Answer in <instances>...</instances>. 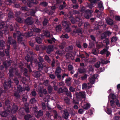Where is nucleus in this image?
I'll return each instance as SVG.
<instances>
[{
    "mask_svg": "<svg viewBox=\"0 0 120 120\" xmlns=\"http://www.w3.org/2000/svg\"><path fill=\"white\" fill-rule=\"evenodd\" d=\"M85 8L82 7L81 10V11L82 12V15H84V16L87 19L89 18L90 17L92 16L91 14L93 12V11H91L87 10L85 11Z\"/></svg>",
    "mask_w": 120,
    "mask_h": 120,
    "instance_id": "f257e3e1",
    "label": "nucleus"
},
{
    "mask_svg": "<svg viewBox=\"0 0 120 120\" xmlns=\"http://www.w3.org/2000/svg\"><path fill=\"white\" fill-rule=\"evenodd\" d=\"M3 33L1 32H0V38L2 37V36ZM4 42L3 41L0 40V47H2L0 48V55L2 56H4V52H3V50L2 49H3V47L4 46Z\"/></svg>",
    "mask_w": 120,
    "mask_h": 120,
    "instance_id": "f03ea898",
    "label": "nucleus"
},
{
    "mask_svg": "<svg viewBox=\"0 0 120 120\" xmlns=\"http://www.w3.org/2000/svg\"><path fill=\"white\" fill-rule=\"evenodd\" d=\"M4 22H2L0 23V29H1L3 28H6V29L5 30H4V33H5V31H7L8 30V29H7L8 28V27H4ZM7 26L8 27H9L11 31H12L13 30V27L10 24L8 25H7Z\"/></svg>",
    "mask_w": 120,
    "mask_h": 120,
    "instance_id": "7ed1b4c3",
    "label": "nucleus"
},
{
    "mask_svg": "<svg viewBox=\"0 0 120 120\" xmlns=\"http://www.w3.org/2000/svg\"><path fill=\"white\" fill-rule=\"evenodd\" d=\"M76 94L78 99L82 100V98H84L85 97V92H80L79 93H77Z\"/></svg>",
    "mask_w": 120,
    "mask_h": 120,
    "instance_id": "20e7f679",
    "label": "nucleus"
},
{
    "mask_svg": "<svg viewBox=\"0 0 120 120\" xmlns=\"http://www.w3.org/2000/svg\"><path fill=\"white\" fill-rule=\"evenodd\" d=\"M70 24L69 22L66 21H63L62 22V25L63 26L66 27L65 30L67 32H69L71 31V29L68 26Z\"/></svg>",
    "mask_w": 120,
    "mask_h": 120,
    "instance_id": "39448f33",
    "label": "nucleus"
},
{
    "mask_svg": "<svg viewBox=\"0 0 120 120\" xmlns=\"http://www.w3.org/2000/svg\"><path fill=\"white\" fill-rule=\"evenodd\" d=\"M98 76V75L97 74L94 75L93 78L90 79V83L92 84H94L95 82V79Z\"/></svg>",
    "mask_w": 120,
    "mask_h": 120,
    "instance_id": "423d86ee",
    "label": "nucleus"
},
{
    "mask_svg": "<svg viewBox=\"0 0 120 120\" xmlns=\"http://www.w3.org/2000/svg\"><path fill=\"white\" fill-rule=\"evenodd\" d=\"M38 3V2L36 0H30L29 1V3H27V5L29 7H31L32 6L33 3L36 4Z\"/></svg>",
    "mask_w": 120,
    "mask_h": 120,
    "instance_id": "0eeeda50",
    "label": "nucleus"
},
{
    "mask_svg": "<svg viewBox=\"0 0 120 120\" xmlns=\"http://www.w3.org/2000/svg\"><path fill=\"white\" fill-rule=\"evenodd\" d=\"M44 35L47 37H49L51 36V35L50 34L49 32L48 31H45L44 32L42 35L41 36L42 38H45V36H44Z\"/></svg>",
    "mask_w": 120,
    "mask_h": 120,
    "instance_id": "6e6552de",
    "label": "nucleus"
},
{
    "mask_svg": "<svg viewBox=\"0 0 120 120\" xmlns=\"http://www.w3.org/2000/svg\"><path fill=\"white\" fill-rule=\"evenodd\" d=\"M11 81H8V82H4V89H6L7 87H10L11 86Z\"/></svg>",
    "mask_w": 120,
    "mask_h": 120,
    "instance_id": "1a4fd4ad",
    "label": "nucleus"
},
{
    "mask_svg": "<svg viewBox=\"0 0 120 120\" xmlns=\"http://www.w3.org/2000/svg\"><path fill=\"white\" fill-rule=\"evenodd\" d=\"M25 22L28 24L31 25L33 23V21L32 18H28L26 20Z\"/></svg>",
    "mask_w": 120,
    "mask_h": 120,
    "instance_id": "9d476101",
    "label": "nucleus"
},
{
    "mask_svg": "<svg viewBox=\"0 0 120 120\" xmlns=\"http://www.w3.org/2000/svg\"><path fill=\"white\" fill-rule=\"evenodd\" d=\"M71 20L72 23L73 24H74L77 21H79L80 20L79 18H76V20H75V19L73 17H72L71 16L69 18Z\"/></svg>",
    "mask_w": 120,
    "mask_h": 120,
    "instance_id": "9b49d317",
    "label": "nucleus"
},
{
    "mask_svg": "<svg viewBox=\"0 0 120 120\" xmlns=\"http://www.w3.org/2000/svg\"><path fill=\"white\" fill-rule=\"evenodd\" d=\"M15 40H13L12 39L11 37H8V43L9 45L11 44L12 43L13 45H15Z\"/></svg>",
    "mask_w": 120,
    "mask_h": 120,
    "instance_id": "f8f14e48",
    "label": "nucleus"
},
{
    "mask_svg": "<svg viewBox=\"0 0 120 120\" xmlns=\"http://www.w3.org/2000/svg\"><path fill=\"white\" fill-rule=\"evenodd\" d=\"M35 114L36 117L38 118H39L40 116L43 115V112L41 110H40L38 112H35Z\"/></svg>",
    "mask_w": 120,
    "mask_h": 120,
    "instance_id": "ddd939ff",
    "label": "nucleus"
},
{
    "mask_svg": "<svg viewBox=\"0 0 120 120\" xmlns=\"http://www.w3.org/2000/svg\"><path fill=\"white\" fill-rule=\"evenodd\" d=\"M89 83H88L87 84L86 83H84L82 85L83 88H89L92 87V85L90 84Z\"/></svg>",
    "mask_w": 120,
    "mask_h": 120,
    "instance_id": "4468645a",
    "label": "nucleus"
},
{
    "mask_svg": "<svg viewBox=\"0 0 120 120\" xmlns=\"http://www.w3.org/2000/svg\"><path fill=\"white\" fill-rule=\"evenodd\" d=\"M38 91L40 95V96L41 97L43 96V94H45L47 93V91L45 89H44L42 92L41 91V88L40 89H39Z\"/></svg>",
    "mask_w": 120,
    "mask_h": 120,
    "instance_id": "2eb2a0df",
    "label": "nucleus"
},
{
    "mask_svg": "<svg viewBox=\"0 0 120 120\" xmlns=\"http://www.w3.org/2000/svg\"><path fill=\"white\" fill-rule=\"evenodd\" d=\"M18 109V107L15 105H13L12 109L11 110V112L12 113H15L17 111Z\"/></svg>",
    "mask_w": 120,
    "mask_h": 120,
    "instance_id": "dca6fc26",
    "label": "nucleus"
},
{
    "mask_svg": "<svg viewBox=\"0 0 120 120\" xmlns=\"http://www.w3.org/2000/svg\"><path fill=\"white\" fill-rule=\"evenodd\" d=\"M53 46L52 45H50L48 46L47 52L48 53H49V52L53 50Z\"/></svg>",
    "mask_w": 120,
    "mask_h": 120,
    "instance_id": "f3484780",
    "label": "nucleus"
},
{
    "mask_svg": "<svg viewBox=\"0 0 120 120\" xmlns=\"http://www.w3.org/2000/svg\"><path fill=\"white\" fill-rule=\"evenodd\" d=\"M90 106V104L88 103L85 104L83 106V108L85 109H87L89 108Z\"/></svg>",
    "mask_w": 120,
    "mask_h": 120,
    "instance_id": "a211bd4d",
    "label": "nucleus"
},
{
    "mask_svg": "<svg viewBox=\"0 0 120 120\" xmlns=\"http://www.w3.org/2000/svg\"><path fill=\"white\" fill-rule=\"evenodd\" d=\"M106 22L108 24L112 25L113 23L112 20L109 18H107L106 19Z\"/></svg>",
    "mask_w": 120,
    "mask_h": 120,
    "instance_id": "6ab92c4d",
    "label": "nucleus"
},
{
    "mask_svg": "<svg viewBox=\"0 0 120 120\" xmlns=\"http://www.w3.org/2000/svg\"><path fill=\"white\" fill-rule=\"evenodd\" d=\"M38 59L40 61V62L38 63L39 67L40 68H42L43 65L41 62L43 61V59L41 57H39Z\"/></svg>",
    "mask_w": 120,
    "mask_h": 120,
    "instance_id": "aec40b11",
    "label": "nucleus"
},
{
    "mask_svg": "<svg viewBox=\"0 0 120 120\" xmlns=\"http://www.w3.org/2000/svg\"><path fill=\"white\" fill-rule=\"evenodd\" d=\"M7 112H8V111L7 110L6 112H2L0 113V115L1 116L3 117H5L7 115L8 113H7Z\"/></svg>",
    "mask_w": 120,
    "mask_h": 120,
    "instance_id": "412c9836",
    "label": "nucleus"
},
{
    "mask_svg": "<svg viewBox=\"0 0 120 120\" xmlns=\"http://www.w3.org/2000/svg\"><path fill=\"white\" fill-rule=\"evenodd\" d=\"M69 114L67 112H65L64 113L63 115V117L65 119H67L68 117Z\"/></svg>",
    "mask_w": 120,
    "mask_h": 120,
    "instance_id": "4be33fe9",
    "label": "nucleus"
},
{
    "mask_svg": "<svg viewBox=\"0 0 120 120\" xmlns=\"http://www.w3.org/2000/svg\"><path fill=\"white\" fill-rule=\"evenodd\" d=\"M56 40L54 38H52L51 40L48 39L47 40L48 42L50 44L52 43V41L54 42H55V41H56Z\"/></svg>",
    "mask_w": 120,
    "mask_h": 120,
    "instance_id": "5701e85b",
    "label": "nucleus"
},
{
    "mask_svg": "<svg viewBox=\"0 0 120 120\" xmlns=\"http://www.w3.org/2000/svg\"><path fill=\"white\" fill-rule=\"evenodd\" d=\"M109 100H110V98H111L112 99L116 98V96L113 94H111L108 96Z\"/></svg>",
    "mask_w": 120,
    "mask_h": 120,
    "instance_id": "b1692460",
    "label": "nucleus"
},
{
    "mask_svg": "<svg viewBox=\"0 0 120 120\" xmlns=\"http://www.w3.org/2000/svg\"><path fill=\"white\" fill-rule=\"evenodd\" d=\"M103 45L101 42H100L97 45L96 47L98 49L102 47Z\"/></svg>",
    "mask_w": 120,
    "mask_h": 120,
    "instance_id": "393cba45",
    "label": "nucleus"
},
{
    "mask_svg": "<svg viewBox=\"0 0 120 120\" xmlns=\"http://www.w3.org/2000/svg\"><path fill=\"white\" fill-rule=\"evenodd\" d=\"M61 30V26L60 25H58L56 27V30L57 32H59Z\"/></svg>",
    "mask_w": 120,
    "mask_h": 120,
    "instance_id": "a878e982",
    "label": "nucleus"
},
{
    "mask_svg": "<svg viewBox=\"0 0 120 120\" xmlns=\"http://www.w3.org/2000/svg\"><path fill=\"white\" fill-rule=\"evenodd\" d=\"M27 105L28 104L27 103H26L25 104V106L24 107V108L25 109L26 112L28 113L29 112V108L27 106Z\"/></svg>",
    "mask_w": 120,
    "mask_h": 120,
    "instance_id": "bb28decb",
    "label": "nucleus"
},
{
    "mask_svg": "<svg viewBox=\"0 0 120 120\" xmlns=\"http://www.w3.org/2000/svg\"><path fill=\"white\" fill-rule=\"evenodd\" d=\"M13 14L12 12H10L8 14V17L9 19L13 17Z\"/></svg>",
    "mask_w": 120,
    "mask_h": 120,
    "instance_id": "cd10ccee",
    "label": "nucleus"
},
{
    "mask_svg": "<svg viewBox=\"0 0 120 120\" xmlns=\"http://www.w3.org/2000/svg\"><path fill=\"white\" fill-rule=\"evenodd\" d=\"M118 39V38L116 37H113L111 38V42H115Z\"/></svg>",
    "mask_w": 120,
    "mask_h": 120,
    "instance_id": "c85d7f7f",
    "label": "nucleus"
},
{
    "mask_svg": "<svg viewBox=\"0 0 120 120\" xmlns=\"http://www.w3.org/2000/svg\"><path fill=\"white\" fill-rule=\"evenodd\" d=\"M9 101L7 100L5 102V108H9V107H10V105H9Z\"/></svg>",
    "mask_w": 120,
    "mask_h": 120,
    "instance_id": "c756f323",
    "label": "nucleus"
},
{
    "mask_svg": "<svg viewBox=\"0 0 120 120\" xmlns=\"http://www.w3.org/2000/svg\"><path fill=\"white\" fill-rule=\"evenodd\" d=\"M34 76L37 77H39L41 75L40 73L39 72H35L34 73Z\"/></svg>",
    "mask_w": 120,
    "mask_h": 120,
    "instance_id": "7c9ffc66",
    "label": "nucleus"
},
{
    "mask_svg": "<svg viewBox=\"0 0 120 120\" xmlns=\"http://www.w3.org/2000/svg\"><path fill=\"white\" fill-rule=\"evenodd\" d=\"M61 70L60 67H58L56 70V74L57 75V73H60L61 72Z\"/></svg>",
    "mask_w": 120,
    "mask_h": 120,
    "instance_id": "2f4dec72",
    "label": "nucleus"
},
{
    "mask_svg": "<svg viewBox=\"0 0 120 120\" xmlns=\"http://www.w3.org/2000/svg\"><path fill=\"white\" fill-rule=\"evenodd\" d=\"M25 59L27 60V62L31 61V59L30 58L28 55H27L25 57Z\"/></svg>",
    "mask_w": 120,
    "mask_h": 120,
    "instance_id": "473e14b6",
    "label": "nucleus"
},
{
    "mask_svg": "<svg viewBox=\"0 0 120 120\" xmlns=\"http://www.w3.org/2000/svg\"><path fill=\"white\" fill-rule=\"evenodd\" d=\"M64 101L65 102L68 104H69L70 103V101L68 98H64Z\"/></svg>",
    "mask_w": 120,
    "mask_h": 120,
    "instance_id": "72a5a7b5",
    "label": "nucleus"
},
{
    "mask_svg": "<svg viewBox=\"0 0 120 120\" xmlns=\"http://www.w3.org/2000/svg\"><path fill=\"white\" fill-rule=\"evenodd\" d=\"M31 117V116L29 115H26L25 117V118L26 120H28Z\"/></svg>",
    "mask_w": 120,
    "mask_h": 120,
    "instance_id": "f704fd0d",
    "label": "nucleus"
},
{
    "mask_svg": "<svg viewBox=\"0 0 120 120\" xmlns=\"http://www.w3.org/2000/svg\"><path fill=\"white\" fill-rule=\"evenodd\" d=\"M107 50L106 49H104L101 51L100 53L102 54H105L106 52H107Z\"/></svg>",
    "mask_w": 120,
    "mask_h": 120,
    "instance_id": "c9c22d12",
    "label": "nucleus"
},
{
    "mask_svg": "<svg viewBox=\"0 0 120 120\" xmlns=\"http://www.w3.org/2000/svg\"><path fill=\"white\" fill-rule=\"evenodd\" d=\"M33 33L32 32H30V33H28V34H24V36L26 37H29L33 35Z\"/></svg>",
    "mask_w": 120,
    "mask_h": 120,
    "instance_id": "e433bc0d",
    "label": "nucleus"
},
{
    "mask_svg": "<svg viewBox=\"0 0 120 120\" xmlns=\"http://www.w3.org/2000/svg\"><path fill=\"white\" fill-rule=\"evenodd\" d=\"M110 100V102L111 105V106L112 107H114V101L112 99L111 100Z\"/></svg>",
    "mask_w": 120,
    "mask_h": 120,
    "instance_id": "4c0bfd02",
    "label": "nucleus"
},
{
    "mask_svg": "<svg viewBox=\"0 0 120 120\" xmlns=\"http://www.w3.org/2000/svg\"><path fill=\"white\" fill-rule=\"evenodd\" d=\"M100 65V62L98 61L96 63L95 65V67L97 68H99Z\"/></svg>",
    "mask_w": 120,
    "mask_h": 120,
    "instance_id": "58836bf2",
    "label": "nucleus"
},
{
    "mask_svg": "<svg viewBox=\"0 0 120 120\" xmlns=\"http://www.w3.org/2000/svg\"><path fill=\"white\" fill-rule=\"evenodd\" d=\"M63 51L61 50L57 51L56 52V53L60 55H61L63 54Z\"/></svg>",
    "mask_w": 120,
    "mask_h": 120,
    "instance_id": "ea45409f",
    "label": "nucleus"
},
{
    "mask_svg": "<svg viewBox=\"0 0 120 120\" xmlns=\"http://www.w3.org/2000/svg\"><path fill=\"white\" fill-rule=\"evenodd\" d=\"M36 40L37 42L38 43H40L41 42V39L39 37L37 38Z\"/></svg>",
    "mask_w": 120,
    "mask_h": 120,
    "instance_id": "a19ab883",
    "label": "nucleus"
},
{
    "mask_svg": "<svg viewBox=\"0 0 120 120\" xmlns=\"http://www.w3.org/2000/svg\"><path fill=\"white\" fill-rule=\"evenodd\" d=\"M34 31L37 32H39L41 31V30L37 28H34L33 29Z\"/></svg>",
    "mask_w": 120,
    "mask_h": 120,
    "instance_id": "79ce46f5",
    "label": "nucleus"
},
{
    "mask_svg": "<svg viewBox=\"0 0 120 120\" xmlns=\"http://www.w3.org/2000/svg\"><path fill=\"white\" fill-rule=\"evenodd\" d=\"M74 33H77L78 32L80 33H81L82 31L81 30H74L73 31Z\"/></svg>",
    "mask_w": 120,
    "mask_h": 120,
    "instance_id": "37998d69",
    "label": "nucleus"
},
{
    "mask_svg": "<svg viewBox=\"0 0 120 120\" xmlns=\"http://www.w3.org/2000/svg\"><path fill=\"white\" fill-rule=\"evenodd\" d=\"M45 59L48 62L50 63V60L49 59V57L48 56H45Z\"/></svg>",
    "mask_w": 120,
    "mask_h": 120,
    "instance_id": "c03bdc74",
    "label": "nucleus"
},
{
    "mask_svg": "<svg viewBox=\"0 0 120 120\" xmlns=\"http://www.w3.org/2000/svg\"><path fill=\"white\" fill-rule=\"evenodd\" d=\"M52 87L50 86H49L48 87V91L49 93H51L52 92Z\"/></svg>",
    "mask_w": 120,
    "mask_h": 120,
    "instance_id": "a18cd8bd",
    "label": "nucleus"
},
{
    "mask_svg": "<svg viewBox=\"0 0 120 120\" xmlns=\"http://www.w3.org/2000/svg\"><path fill=\"white\" fill-rule=\"evenodd\" d=\"M16 20L19 23H21L22 22V19L20 18L17 17L16 19Z\"/></svg>",
    "mask_w": 120,
    "mask_h": 120,
    "instance_id": "49530a36",
    "label": "nucleus"
},
{
    "mask_svg": "<svg viewBox=\"0 0 120 120\" xmlns=\"http://www.w3.org/2000/svg\"><path fill=\"white\" fill-rule=\"evenodd\" d=\"M50 98V96H49L48 95L47 96L46 98L44 99V100L45 101H46L49 100Z\"/></svg>",
    "mask_w": 120,
    "mask_h": 120,
    "instance_id": "de8ad7c7",
    "label": "nucleus"
},
{
    "mask_svg": "<svg viewBox=\"0 0 120 120\" xmlns=\"http://www.w3.org/2000/svg\"><path fill=\"white\" fill-rule=\"evenodd\" d=\"M22 35H20V36H19L18 37V40L19 41H22Z\"/></svg>",
    "mask_w": 120,
    "mask_h": 120,
    "instance_id": "09e8293b",
    "label": "nucleus"
},
{
    "mask_svg": "<svg viewBox=\"0 0 120 120\" xmlns=\"http://www.w3.org/2000/svg\"><path fill=\"white\" fill-rule=\"evenodd\" d=\"M47 20L46 19H45L43 22V25L45 26L47 24Z\"/></svg>",
    "mask_w": 120,
    "mask_h": 120,
    "instance_id": "8fccbe9b",
    "label": "nucleus"
},
{
    "mask_svg": "<svg viewBox=\"0 0 120 120\" xmlns=\"http://www.w3.org/2000/svg\"><path fill=\"white\" fill-rule=\"evenodd\" d=\"M98 7L99 8H102L103 7L102 3L101 2H99L98 4Z\"/></svg>",
    "mask_w": 120,
    "mask_h": 120,
    "instance_id": "3c124183",
    "label": "nucleus"
},
{
    "mask_svg": "<svg viewBox=\"0 0 120 120\" xmlns=\"http://www.w3.org/2000/svg\"><path fill=\"white\" fill-rule=\"evenodd\" d=\"M79 71L80 73H82L86 72L85 71V70L84 69H79Z\"/></svg>",
    "mask_w": 120,
    "mask_h": 120,
    "instance_id": "603ef678",
    "label": "nucleus"
},
{
    "mask_svg": "<svg viewBox=\"0 0 120 120\" xmlns=\"http://www.w3.org/2000/svg\"><path fill=\"white\" fill-rule=\"evenodd\" d=\"M41 4L43 6H45L47 5V3L45 2H43L41 3Z\"/></svg>",
    "mask_w": 120,
    "mask_h": 120,
    "instance_id": "864d4df0",
    "label": "nucleus"
},
{
    "mask_svg": "<svg viewBox=\"0 0 120 120\" xmlns=\"http://www.w3.org/2000/svg\"><path fill=\"white\" fill-rule=\"evenodd\" d=\"M83 110L82 109H80L78 110V112L79 114H82L83 113Z\"/></svg>",
    "mask_w": 120,
    "mask_h": 120,
    "instance_id": "5fc2aeb1",
    "label": "nucleus"
},
{
    "mask_svg": "<svg viewBox=\"0 0 120 120\" xmlns=\"http://www.w3.org/2000/svg\"><path fill=\"white\" fill-rule=\"evenodd\" d=\"M36 101V100L35 99L33 98L31 99L30 100V102L32 104L33 103Z\"/></svg>",
    "mask_w": 120,
    "mask_h": 120,
    "instance_id": "6e6d98bb",
    "label": "nucleus"
},
{
    "mask_svg": "<svg viewBox=\"0 0 120 120\" xmlns=\"http://www.w3.org/2000/svg\"><path fill=\"white\" fill-rule=\"evenodd\" d=\"M105 33L108 36L110 35L111 34V33L109 31H106Z\"/></svg>",
    "mask_w": 120,
    "mask_h": 120,
    "instance_id": "4d7b16f0",
    "label": "nucleus"
},
{
    "mask_svg": "<svg viewBox=\"0 0 120 120\" xmlns=\"http://www.w3.org/2000/svg\"><path fill=\"white\" fill-rule=\"evenodd\" d=\"M49 77L52 79H54L55 78V76L52 74H50Z\"/></svg>",
    "mask_w": 120,
    "mask_h": 120,
    "instance_id": "13d9d810",
    "label": "nucleus"
},
{
    "mask_svg": "<svg viewBox=\"0 0 120 120\" xmlns=\"http://www.w3.org/2000/svg\"><path fill=\"white\" fill-rule=\"evenodd\" d=\"M107 113L109 114H110L111 113L112 111L111 110L108 109V108H107Z\"/></svg>",
    "mask_w": 120,
    "mask_h": 120,
    "instance_id": "bf43d9fd",
    "label": "nucleus"
},
{
    "mask_svg": "<svg viewBox=\"0 0 120 120\" xmlns=\"http://www.w3.org/2000/svg\"><path fill=\"white\" fill-rule=\"evenodd\" d=\"M103 24L104 23L102 21L99 22L98 23V25L99 26H102L103 25Z\"/></svg>",
    "mask_w": 120,
    "mask_h": 120,
    "instance_id": "052dcab7",
    "label": "nucleus"
},
{
    "mask_svg": "<svg viewBox=\"0 0 120 120\" xmlns=\"http://www.w3.org/2000/svg\"><path fill=\"white\" fill-rule=\"evenodd\" d=\"M48 80H47L44 82V84L45 86H47L48 85Z\"/></svg>",
    "mask_w": 120,
    "mask_h": 120,
    "instance_id": "680f3d73",
    "label": "nucleus"
},
{
    "mask_svg": "<svg viewBox=\"0 0 120 120\" xmlns=\"http://www.w3.org/2000/svg\"><path fill=\"white\" fill-rule=\"evenodd\" d=\"M106 37V35L105 33L102 34L101 35V38L102 39H103Z\"/></svg>",
    "mask_w": 120,
    "mask_h": 120,
    "instance_id": "e2e57ef3",
    "label": "nucleus"
},
{
    "mask_svg": "<svg viewBox=\"0 0 120 120\" xmlns=\"http://www.w3.org/2000/svg\"><path fill=\"white\" fill-rule=\"evenodd\" d=\"M105 43L106 45H108L109 43V39H106L105 41Z\"/></svg>",
    "mask_w": 120,
    "mask_h": 120,
    "instance_id": "0e129e2a",
    "label": "nucleus"
},
{
    "mask_svg": "<svg viewBox=\"0 0 120 120\" xmlns=\"http://www.w3.org/2000/svg\"><path fill=\"white\" fill-rule=\"evenodd\" d=\"M14 80L15 81V82L16 85H18L19 83V81L16 78H15Z\"/></svg>",
    "mask_w": 120,
    "mask_h": 120,
    "instance_id": "69168bd1",
    "label": "nucleus"
},
{
    "mask_svg": "<svg viewBox=\"0 0 120 120\" xmlns=\"http://www.w3.org/2000/svg\"><path fill=\"white\" fill-rule=\"evenodd\" d=\"M71 80V79L70 78H68L65 81V82L67 83H69L70 82V81Z\"/></svg>",
    "mask_w": 120,
    "mask_h": 120,
    "instance_id": "338daca9",
    "label": "nucleus"
},
{
    "mask_svg": "<svg viewBox=\"0 0 120 120\" xmlns=\"http://www.w3.org/2000/svg\"><path fill=\"white\" fill-rule=\"evenodd\" d=\"M115 19L117 20L120 21V16H116L115 17Z\"/></svg>",
    "mask_w": 120,
    "mask_h": 120,
    "instance_id": "774afa93",
    "label": "nucleus"
}]
</instances>
